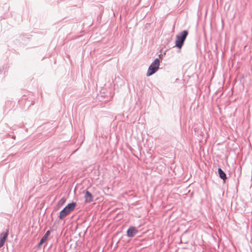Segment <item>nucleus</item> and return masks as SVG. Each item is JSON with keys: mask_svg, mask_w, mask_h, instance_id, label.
Here are the masks:
<instances>
[{"mask_svg": "<svg viewBox=\"0 0 252 252\" xmlns=\"http://www.w3.org/2000/svg\"><path fill=\"white\" fill-rule=\"evenodd\" d=\"M159 65V60L156 59L149 66L147 76H149L155 73L158 69Z\"/></svg>", "mask_w": 252, "mask_h": 252, "instance_id": "nucleus-3", "label": "nucleus"}, {"mask_svg": "<svg viewBox=\"0 0 252 252\" xmlns=\"http://www.w3.org/2000/svg\"><path fill=\"white\" fill-rule=\"evenodd\" d=\"M75 206V203L72 202L68 204L63 210L60 212L59 218L61 220H63L74 209Z\"/></svg>", "mask_w": 252, "mask_h": 252, "instance_id": "nucleus-1", "label": "nucleus"}, {"mask_svg": "<svg viewBox=\"0 0 252 252\" xmlns=\"http://www.w3.org/2000/svg\"><path fill=\"white\" fill-rule=\"evenodd\" d=\"M84 197L86 202L90 203L92 202L93 200V196L92 193L89 191H86Z\"/></svg>", "mask_w": 252, "mask_h": 252, "instance_id": "nucleus-5", "label": "nucleus"}, {"mask_svg": "<svg viewBox=\"0 0 252 252\" xmlns=\"http://www.w3.org/2000/svg\"><path fill=\"white\" fill-rule=\"evenodd\" d=\"M8 236V231L3 234H1L0 240V248L2 247L7 239Z\"/></svg>", "mask_w": 252, "mask_h": 252, "instance_id": "nucleus-6", "label": "nucleus"}, {"mask_svg": "<svg viewBox=\"0 0 252 252\" xmlns=\"http://www.w3.org/2000/svg\"><path fill=\"white\" fill-rule=\"evenodd\" d=\"M188 34L187 31H183L179 35L176 36V40L175 41L176 46L179 49L182 47L184 42Z\"/></svg>", "mask_w": 252, "mask_h": 252, "instance_id": "nucleus-2", "label": "nucleus"}, {"mask_svg": "<svg viewBox=\"0 0 252 252\" xmlns=\"http://www.w3.org/2000/svg\"><path fill=\"white\" fill-rule=\"evenodd\" d=\"M65 201V199L64 198H62L60 201L59 202V203L61 204V205H63Z\"/></svg>", "mask_w": 252, "mask_h": 252, "instance_id": "nucleus-9", "label": "nucleus"}, {"mask_svg": "<svg viewBox=\"0 0 252 252\" xmlns=\"http://www.w3.org/2000/svg\"><path fill=\"white\" fill-rule=\"evenodd\" d=\"M218 173L220 176V177L222 179L223 181H225L226 179V176L225 173L221 170V168L218 169Z\"/></svg>", "mask_w": 252, "mask_h": 252, "instance_id": "nucleus-8", "label": "nucleus"}, {"mask_svg": "<svg viewBox=\"0 0 252 252\" xmlns=\"http://www.w3.org/2000/svg\"><path fill=\"white\" fill-rule=\"evenodd\" d=\"M137 229L135 227L131 226L127 231V236L129 237H132L137 233Z\"/></svg>", "mask_w": 252, "mask_h": 252, "instance_id": "nucleus-4", "label": "nucleus"}, {"mask_svg": "<svg viewBox=\"0 0 252 252\" xmlns=\"http://www.w3.org/2000/svg\"><path fill=\"white\" fill-rule=\"evenodd\" d=\"M50 234V232L49 230H48L43 237L41 238L39 243L38 244V247H41V246L47 240L48 236Z\"/></svg>", "mask_w": 252, "mask_h": 252, "instance_id": "nucleus-7", "label": "nucleus"}]
</instances>
